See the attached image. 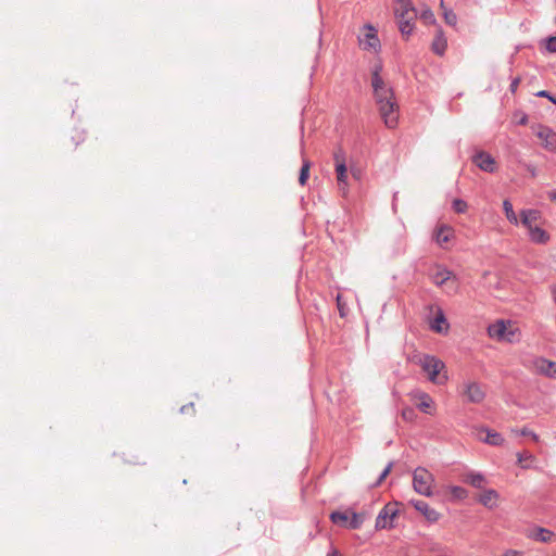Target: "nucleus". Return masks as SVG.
<instances>
[{"instance_id":"26","label":"nucleus","mask_w":556,"mask_h":556,"mask_svg":"<svg viewBox=\"0 0 556 556\" xmlns=\"http://www.w3.org/2000/svg\"><path fill=\"white\" fill-rule=\"evenodd\" d=\"M312 163L307 159L302 160V166L299 174V184L301 186H305L308 177H309V169H311Z\"/></svg>"},{"instance_id":"19","label":"nucleus","mask_w":556,"mask_h":556,"mask_svg":"<svg viewBox=\"0 0 556 556\" xmlns=\"http://www.w3.org/2000/svg\"><path fill=\"white\" fill-rule=\"evenodd\" d=\"M452 228L446 225H441L434 231V239L439 245L443 247L451 240Z\"/></svg>"},{"instance_id":"18","label":"nucleus","mask_w":556,"mask_h":556,"mask_svg":"<svg viewBox=\"0 0 556 556\" xmlns=\"http://www.w3.org/2000/svg\"><path fill=\"white\" fill-rule=\"evenodd\" d=\"M529 237L532 242L534 243H546L549 239L548 233L539 226H533L532 228L528 229Z\"/></svg>"},{"instance_id":"28","label":"nucleus","mask_w":556,"mask_h":556,"mask_svg":"<svg viewBox=\"0 0 556 556\" xmlns=\"http://www.w3.org/2000/svg\"><path fill=\"white\" fill-rule=\"evenodd\" d=\"M363 43H364V49H369V48L376 49L377 47L380 46V41H379V38L376 33L366 34L365 40L363 41Z\"/></svg>"},{"instance_id":"17","label":"nucleus","mask_w":556,"mask_h":556,"mask_svg":"<svg viewBox=\"0 0 556 556\" xmlns=\"http://www.w3.org/2000/svg\"><path fill=\"white\" fill-rule=\"evenodd\" d=\"M382 64L376 63L371 70V87L374 91H379V88L387 87L384 80L381 77Z\"/></svg>"},{"instance_id":"11","label":"nucleus","mask_w":556,"mask_h":556,"mask_svg":"<svg viewBox=\"0 0 556 556\" xmlns=\"http://www.w3.org/2000/svg\"><path fill=\"white\" fill-rule=\"evenodd\" d=\"M507 326L505 320L500 319L496 320L494 324H491L488 327V333L491 338H495L497 340H508L510 341V338L507 337Z\"/></svg>"},{"instance_id":"44","label":"nucleus","mask_w":556,"mask_h":556,"mask_svg":"<svg viewBox=\"0 0 556 556\" xmlns=\"http://www.w3.org/2000/svg\"><path fill=\"white\" fill-rule=\"evenodd\" d=\"M518 125H527L528 124V115L526 113H520V117L516 122Z\"/></svg>"},{"instance_id":"29","label":"nucleus","mask_w":556,"mask_h":556,"mask_svg":"<svg viewBox=\"0 0 556 556\" xmlns=\"http://www.w3.org/2000/svg\"><path fill=\"white\" fill-rule=\"evenodd\" d=\"M503 208L505 211L506 218L511 223L517 225L518 218L516 213L514 212L513 204L508 200H504L503 202Z\"/></svg>"},{"instance_id":"9","label":"nucleus","mask_w":556,"mask_h":556,"mask_svg":"<svg viewBox=\"0 0 556 556\" xmlns=\"http://www.w3.org/2000/svg\"><path fill=\"white\" fill-rule=\"evenodd\" d=\"M409 503L417 511L422 514L429 522H437L440 519V514L435 509L431 508L425 501L412 500Z\"/></svg>"},{"instance_id":"14","label":"nucleus","mask_w":556,"mask_h":556,"mask_svg":"<svg viewBox=\"0 0 556 556\" xmlns=\"http://www.w3.org/2000/svg\"><path fill=\"white\" fill-rule=\"evenodd\" d=\"M536 370L547 377H556V364L546 358H538L534 363Z\"/></svg>"},{"instance_id":"42","label":"nucleus","mask_w":556,"mask_h":556,"mask_svg":"<svg viewBox=\"0 0 556 556\" xmlns=\"http://www.w3.org/2000/svg\"><path fill=\"white\" fill-rule=\"evenodd\" d=\"M180 413L181 414L194 415L195 414L194 404L192 402H190V403H188L186 405H182L180 407Z\"/></svg>"},{"instance_id":"5","label":"nucleus","mask_w":556,"mask_h":556,"mask_svg":"<svg viewBox=\"0 0 556 556\" xmlns=\"http://www.w3.org/2000/svg\"><path fill=\"white\" fill-rule=\"evenodd\" d=\"M333 160L336 165L337 180L339 185H346L348 168H346V155L344 150L339 147L333 152Z\"/></svg>"},{"instance_id":"24","label":"nucleus","mask_w":556,"mask_h":556,"mask_svg":"<svg viewBox=\"0 0 556 556\" xmlns=\"http://www.w3.org/2000/svg\"><path fill=\"white\" fill-rule=\"evenodd\" d=\"M498 497V494L495 490L489 489L485 490L479 497V502L485 507H492L494 505V501Z\"/></svg>"},{"instance_id":"41","label":"nucleus","mask_w":556,"mask_h":556,"mask_svg":"<svg viewBox=\"0 0 556 556\" xmlns=\"http://www.w3.org/2000/svg\"><path fill=\"white\" fill-rule=\"evenodd\" d=\"M536 97H540V98H546L548 99L551 102H553L554 104H556V97L554 94H552L549 91L547 90H541L539 92L535 93Z\"/></svg>"},{"instance_id":"33","label":"nucleus","mask_w":556,"mask_h":556,"mask_svg":"<svg viewBox=\"0 0 556 556\" xmlns=\"http://www.w3.org/2000/svg\"><path fill=\"white\" fill-rule=\"evenodd\" d=\"M441 7L444 9V21L450 26H456L457 24V15L453 12V10H447L444 8V2L441 0Z\"/></svg>"},{"instance_id":"49","label":"nucleus","mask_w":556,"mask_h":556,"mask_svg":"<svg viewBox=\"0 0 556 556\" xmlns=\"http://www.w3.org/2000/svg\"><path fill=\"white\" fill-rule=\"evenodd\" d=\"M554 299L556 300V288L553 290Z\"/></svg>"},{"instance_id":"10","label":"nucleus","mask_w":556,"mask_h":556,"mask_svg":"<svg viewBox=\"0 0 556 556\" xmlns=\"http://www.w3.org/2000/svg\"><path fill=\"white\" fill-rule=\"evenodd\" d=\"M446 48H447L446 37L444 35L443 29L440 26H438V28L435 30V36L431 43V51L434 54L442 56V55H444Z\"/></svg>"},{"instance_id":"43","label":"nucleus","mask_w":556,"mask_h":556,"mask_svg":"<svg viewBox=\"0 0 556 556\" xmlns=\"http://www.w3.org/2000/svg\"><path fill=\"white\" fill-rule=\"evenodd\" d=\"M522 555H523L522 551L507 549L502 556H522Z\"/></svg>"},{"instance_id":"2","label":"nucleus","mask_w":556,"mask_h":556,"mask_svg":"<svg viewBox=\"0 0 556 556\" xmlns=\"http://www.w3.org/2000/svg\"><path fill=\"white\" fill-rule=\"evenodd\" d=\"M433 475L424 467H417L413 472V488L420 495L430 497L433 495Z\"/></svg>"},{"instance_id":"3","label":"nucleus","mask_w":556,"mask_h":556,"mask_svg":"<svg viewBox=\"0 0 556 556\" xmlns=\"http://www.w3.org/2000/svg\"><path fill=\"white\" fill-rule=\"evenodd\" d=\"M419 365L425 372H427L428 378L431 382L442 383V380L445 381L447 377H440L441 370L445 367L444 363L438 357L429 354L422 355L419 359Z\"/></svg>"},{"instance_id":"39","label":"nucleus","mask_w":556,"mask_h":556,"mask_svg":"<svg viewBox=\"0 0 556 556\" xmlns=\"http://www.w3.org/2000/svg\"><path fill=\"white\" fill-rule=\"evenodd\" d=\"M402 417L407 421H413L416 417V412L413 407H406L402 410Z\"/></svg>"},{"instance_id":"46","label":"nucleus","mask_w":556,"mask_h":556,"mask_svg":"<svg viewBox=\"0 0 556 556\" xmlns=\"http://www.w3.org/2000/svg\"><path fill=\"white\" fill-rule=\"evenodd\" d=\"M526 169L529 172V174L532 176V177H535L536 176V167L532 164H526Z\"/></svg>"},{"instance_id":"30","label":"nucleus","mask_w":556,"mask_h":556,"mask_svg":"<svg viewBox=\"0 0 556 556\" xmlns=\"http://www.w3.org/2000/svg\"><path fill=\"white\" fill-rule=\"evenodd\" d=\"M419 399H420V403L418 404L419 409L426 414H430V412L428 409L433 404L432 399L427 393H424V392L420 393Z\"/></svg>"},{"instance_id":"31","label":"nucleus","mask_w":556,"mask_h":556,"mask_svg":"<svg viewBox=\"0 0 556 556\" xmlns=\"http://www.w3.org/2000/svg\"><path fill=\"white\" fill-rule=\"evenodd\" d=\"M336 302H337V308H338L340 317L341 318L346 317L350 309H349L348 303L343 300V296L340 293L337 294Z\"/></svg>"},{"instance_id":"38","label":"nucleus","mask_w":556,"mask_h":556,"mask_svg":"<svg viewBox=\"0 0 556 556\" xmlns=\"http://www.w3.org/2000/svg\"><path fill=\"white\" fill-rule=\"evenodd\" d=\"M545 49L551 52H556V36H551L545 39Z\"/></svg>"},{"instance_id":"35","label":"nucleus","mask_w":556,"mask_h":556,"mask_svg":"<svg viewBox=\"0 0 556 556\" xmlns=\"http://www.w3.org/2000/svg\"><path fill=\"white\" fill-rule=\"evenodd\" d=\"M393 467V462H390L386 468L382 470V472L379 475L377 481L371 485L372 488L379 486L384 479L388 477V475L391 472Z\"/></svg>"},{"instance_id":"6","label":"nucleus","mask_w":556,"mask_h":556,"mask_svg":"<svg viewBox=\"0 0 556 556\" xmlns=\"http://www.w3.org/2000/svg\"><path fill=\"white\" fill-rule=\"evenodd\" d=\"M472 162L483 172L494 173L496 170L495 160L488 152L480 151L476 153L472 157Z\"/></svg>"},{"instance_id":"21","label":"nucleus","mask_w":556,"mask_h":556,"mask_svg":"<svg viewBox=\"0 0 556 556\" xmlns=\"http://www.w3.org/2000/svg\"><path fill=\"white\" fill-rule=\"evenodd\" d=\"M464 481L476 489H482L485 481L484 476L479 472H468Z\"/></svg>"},{"instance_id":"36","label":"nucleus","mask_w":556,"mask_h":556,"mask_svg":"<svg viewBox=\"0 0 556 556\" xmlns=\"http://www.w3.org/2000/svg\"><path fill=\"white\" fill-rule=\"evenodd\" d=\"M452 207L456 213L462 214L467 211L468 205L464 200L455 199L452 203Z\"/></svg>"},{"instance_id":"7","label":"nucleus","mask_w":556,"mask_h":556,"mask_svg":"<svg viewBox=\"0 0 556 556\" xmlns=\"http://www.w3.org/2000/svg\"><path fill=\"white\" fill-rule=\"evenodd\" d=\"M394 15L396 21H400L407 17H417V12L410 0H396Z\"/></svg>"},{"instance_id":"22","label":"nucleus","mask_w":556,"mask_h":556,"mask_svg":"<svg viewBox=\"0 0 556 556\" xmlns=\"http://www.w3.org/2000/svg\"><path fill=\"white\" fill-rule=\"evenodd\" d=\"M416 17H407L405 20L397 21L399 29L403 37H408L415 27Z\"/></svg>"},{"instance_id":"8","label":"nucleus","mask_w":556,"mask_h":556,"mask_svg":"<svg viewBox=\"0 0 556 556\" xmlns=\"http://www.w3.org/2000/svg\"><path fill=\"white\" fill-rule=\"evenodd\" d=\"M464 395H466L468 402L479 404L484 400L485 392L478 382H467L465 383Z\"/></svg>"},{"instance_id":"27","label":"nucleus","mask_w":556,"mask_h":556,"mask_svg":"<svg viewBox=\"0 0 556 556\" xmlns=\"http://www.w3.org/2000/svg\"><path fill=\"white\" fill-rule=\"evenodd\" d=\"M451 276H452L451 270H448L446 268L440 269L433 275V282L437 286L441 287L451 278Z\"/></svg>"},{"instance_id":"20","label":"nucleus","mask_w":556,"mask_h":556,"mask_svg":"<svg viewBox=\"0 0 556 556\" xmlns=\"http://www.w3.org/2000/svg\"><path fill=\"white\" fill-rule=\"evenodd\" d=\"M481 431L486 433V437L483 440L485 443L493 446H501L504 443V438L500 432L490 430L488 428H481Z\"/></svg>"},{"instance_id":"32","label":"nucleus","mask_w":556,"mask_h":556,"mask_svg":"<svg viewBox=\"0 0 556 556\" xmlns=\"http://www.w3.org/2000/svg\"><path fill=\"white\" fill-rule=\"evenodd\" d=\"M450 493L456 500H465L468 496V491L465 488L458 485L450 486Z\"/></svg>"},{"instance_id":"12","label":"nucleus","mask_w":556,"mask_h":556,"mask_svg":"<svg viewBox=\"0 0 556 556\" xmlns=\"http://www.w3.org/2000/svg\"><path fill=\"white\" fill-rule=\"evenodd\" d=\"M431 330L438 333L447 332L450 325L442 308L438 307L435 316L430 325Z\"/></svg>"},{"instance_id":"25","label":"nucleus","mask_w":556,"mask_h":556,"mask_svg":"<svg viewBox=\"0 0 556 556\" xmlns=\"http://www.w3.org/2000/svg\"><path fill=\"white\" fill-rule=\"evenodd\" d=\"M349 511L336 510L330 514V520L332 523L346 528L349 523Z\"/></svg>"},{"instance_id":"37","label":"nucleus","mask_w":556,"mask_h":556,"mask_svg":"<svg viewBox=\"0 0 556 556\" xmlns=\"http://www.w3.org/2000/svg\"><path fill=\"white\" fill-rule=\"evenodd\" d=\"M533 455L529 452L517 453V463L522 467L527 468L528 465L523 464L526 460H532Z\"/></svg>"},{"instance_id":"48","label":"nucleus","mask_w":556,"mask_h":556,"mask_svg":"<svg viewBox=\"0 0 556 556\" xmlns=\"http://www.w3.org/2000/svg\"><path fill=\"white\" fill-rule=\"evenodd\" d=\"M327 556H341V555L337 548L331 547V549L328 552Z\"/></svg>"},{"instance_id":"45","label":"nucleus","mask_w":556,"mask_h":556,"mask_svg":"<svg viewBox=\"0 0 556 556\" xmlns=\"http://www.w3.org/2000/svg\"><path fill=\"white\" fill-rule=\"evenodd\" d=\"M519 83H520V78H515L511 83H510V86H509V89L511 92H516L518 86H519Z\"/></svg>"},{"instance_id":"47","label":"nucleus","mask_w":556,"mask_h":556,"mask_svg":"<svg viewBox=\"0 0 556 556\" xmlns=\"http://www.w3.org/2000/svg\"><path fill=\"white\" fill-rule=\"evenodd\" d=\"M547 197H548V199H549L552 202L556 203V190H552V191H549V192L547 193Z\"/></svg>"},{"instance_id":"16","label":"nucleus","mask_w":556,"mask_h":556,"mask_svg":"<svg viewBox=\"0 0 556 556\" xmlns=\"http://www.w3.org/2000/svg\"><path fill=\"white\" fill-rule=\"evenodd\" d=\"M541 217V213L538 210H522L520 213L521 224L530 229L535 226V222Z\"/></svg>"},{"instance_id":"4","label":"nucleus","mask_w":556,"mask_h":556,"mask_svg":"<svg viewBox=\"0 0 556 556\" xmlns=\"http://www.w3.org/2000/svg\"><path fill=\"white\" fill-rule=\"evenodd\" d=\"M397 504V502L388 503L379 511L375 523L377 530L394 528L393 520L399 514V509L396 508Z\"/></svg>"},{"instance_id":"1","label":"nucleus","mask_w":556,"mask_h":556,"mask_svg":"<svg viewBox=\"0 0 556 556\" xmlns=\"http://www.w3.org/2000/svg\"><path fill=\"white\" fill-rule=\"evenodd\" d=\"M374 97L384 125L388 128H395L399 123V105L393 89L390 87L379 88L378 92L374 91Z\"/></svg>"},{"instance_id":"15","label":"nucleus","mask_w":556,"mask_h":556,"mask_svg":"<svg viewBox=\"0 0 556 556\" xmlns=\"http://www.w3.org/2000/svg\"><path fill=\"white\" fill-rule=\"evenodd\" d=\"M528 538L538 542L547 543L551 542L554 533L545 528L535 527L528 532Z\"/></svg>"},{"instance_id":"34","label":"nucleus","mask_w":556,"mask_h":556,"mask_svg":"<svg viewBox=\"0 0 556 556\" xmlns=\"http://www.w3.org/2000/svg\"><path fill=\"white\" fill-rule=\"evenodd\" d=\"M420 18L424 21L425 24H435L437 23L435 16L429 8L421 11Z\"/></svg>"},{"instance_id":"13","label":"nucleus","mask_w":556,"mask_h":556,"mask_svg":"<svg viewBox=\"0 0 556 556\" xmlns=\"http://www.w3.org/2000/svg\"><path fill=\"white\" fill-rule=\"evenodd\" d=\"M538 137L542 139L547 150L554 151L556 149V132L551 128L542 127L538 132Z\"/></svg>"},{"instance_id":"23","label":"nucleus","mask_w":556,"mask_h":556,"mask_svg":"<svg viewBox=\"0 0 556 556\" xmlns=\"http://www.w3.org/2000/svg\"><path fill=\"white\" fill-rule=\"evenodd\" d=\"M365 521V514L352 511L349 516L348 529L358 530Z\"/></svg>"},{"instance_id":"40","label":"nucleus","mask_w":556,"mask_h":556,"mask_svg":"<svg viewBox=\"0 0 556 556\" xmlns=\"http://www.w3.org/2000/svg\"><path fill=\"white\" fill-rule=\"evenodd\" d=\"M516 433H519L520 435H523V437H531L533 441H538L539 440L538 434L534 433L533 431H531L527 427L522 428L520 431L516 430Z\"/></svg>"}]
</instances>
